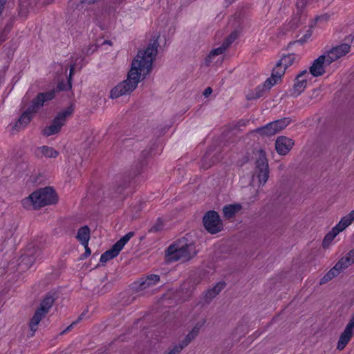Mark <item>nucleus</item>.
<instances>
[{
  "instance_id": "f704fd0d",
  "label": "nucleus",
  "mask_w": 354,
  "mask_h": 354,
  "mask_svg": "<svg viewBox=\"0 0 354 354\" xmlns=\"http://www.w3.org/2000/svg\"><path fill=\"white\" fill-rule=\"evenodd\" d=\"M5 3H6V0H0V15L2 13V10L4 7Z\"/></svg>"
},
{
  "instance_id": "9d476101",
  "label": "nucleus",
  "mask_w": 354,
  "mask_h": 354,
  "mask_svg": "<svg viewBox=\"0 0 354 354\" xmlns=\"http://www.w3.org/2000/svg\"><path fill=\"white\" fill-rule=\"evenodd\" d=\"M205 319L200 320L193 328L192 330L188 333L185 340L182 343H179L173 346L172 348L170 350L168 354H178L180 353L185 346H187L194 338L197 336L200 329L205 324Z\"/></svg>"
},
{
  "instance_id": "4be33fe9",
  "label": "nucleus",
  "mask_w": 354,
  "mask_h": 354,
  "mask_svg": "<svg viewBox=\"0 0 354 354\" xmlns=\"http://www.w3.org/2000/svg\"><path fill=\"white\" fill-rule=\"evenodd\" d=\"M160 281V277L157 274H150L145 278L141 279L140 282V288L143 290L156 285Z\"/></svg>"
},
{
  "instance_id": "9b49d317",
  "label": "nucleus",
  "mask_w": 354,
  "mask_h": 354,
  "mask_svg": "<svg viewBox=\"0 0 354 354\" xmlns=\"http://www.w3.org/2000/svg\"><path fill=\"white\" fill-rule=\"evenodd\" d=\"M354 334V313L352 314L351 317L349 320V322L346 326L344 331L341 333L340 337L339 338L337 349L339 351H342L347 344L351 339L353 335Z\"/></svg>"
},
{
  "instance_id": "473e14b6",
  "label": "nucleus",
  "mask_w": 354,
  "mask_h": 354,
  "mask_svg": "<svg viewBox=\"0 0 354 354\" xmlns=\"http://www.w3.org/2000/svg\"><path fill=\"white\" fill-rule=\"evenodd\" d=\"M97 0H80L81 4L91 5L97 2Z\"/></svg>"
},
{
  "instance_id": "20e7f679",
  "label": "nucleus",
  "mask_w": 354,
  "mask_h": 354,
  "mask_svg": "<svg viewBox=\"0 0 354 354\" xmlns=\"http://www.w3.org/2000/svg\"><path fill=\"white\" fill-rule=\"evenodd\" d=\"M196 254L194 245L187 239H181L171 245L166 251L168 261H186Z\"/></svg>"
},
{
  "instance_id": "5701e85b",
  "label": "nucleus",
  "mask_w": 354,
  "mask_h": 354,
  "mask_svg": "<svg viewBox=\"0 0 354 354\" xmlns=\"http://www.w3.org/2000/svg\"><path fill=\"white\" fill-rule=\"evenodd\" d=\"M82 61H83V58L82 57H80L76 59L74 64H72L71 66L70 74H69V77H68V82L67 84H64L63 83H59V84L57 86V88L59 91L66 90V89L71 88V79L73 75V73L77 68H78L79 65L82 62Z\"/></svg>"
},
{
  "instance_id": "6ab92c4d",
  "label": "nucleus",
  "mask_w": 354,
  "mask_h": 354,
  "mask_svg": "<svg viewBox=\"0 0 354 354\" xmlns=\"http://www.w3.org/2000/svg\"><path fill=\"white\" fill-rule=\"evenodd\" d=\"M344 268L338 261L336 264L320 279L319 285H323L333 279L335 277L337 276Z\"/></svg>"
},
{
  "instance_id": "7c9ffc66",
  "label": "nucleus",
  "mask_w": 354,
  "mask_h": 354,
  "mask_svg": "<svg viewBox=\"0 0 354 354\" xmlns=\"http://www.w3.org/2000/svg\"><path fill=\"white\" fill-rule=\"evenodd\" d=\"M266 90L265 89V88H263V85H260V86H258L254 91L250 93L249 94H248L247 95V98L248 100H254V99H257V98H259L261 97V96H263V93L266 91Z\"/></svg>"
},
{
  "instance_id": "ddd939ff",
  "label": "nucleus",
  "mask_w": 354,
  "mask_h": 354,
  "mask_svg": "<svg viewBox=\"0 0 354 354\" xmlns=\"http://www.w3.org/2000/svg\"><path fill=\"white\" fill-rule=\"evenodd\" d=\"M351 46L346 44H342L331 48L324 55L327 59L326 64H330L335 60L346 55L350 51Z\"/></svg>"
},
{
  "instance_id": "4468645a",
  "label": "nucleus",
  "mask_w": 354,
  "mask_h": 354,
  "mask_svg": "<svg viewBox=\"0 0 354 354\" xmlns=\"http://www.w3.org/2000/svg\"><path fill=\"white\" fill-rule=\"evenodd\" d=\"M326 61L327 59L324 55L316 59L310 68V75L318 77L323 75L325 73V67L330 65L326 64Z\"/></svg>"
},
{
  "instance_id": "f3484780",
  "label": "nucleus",
  "mask_w": 354,
  "mask_h": 354,
  "mask_svg": "<svg viewBox=\"0 0 354 354\" xmlns=\"http://www.w3.org/2000/svg\"><path fill=\"white\" fill-rule=\"evenodd\" d=\"M297 58L298 57L295 54L284 55L281 58L274 68H278L279 69L282 70L283 75L286 68L291 66Z\"/></svg>"
},
{
  "instance_id": "a878e982",
  "label": "nucleus",
  "mask_w": 354,
  "mask_h": 354,
  "mask_svg": "<svg viewBox=\"0 0 354 354\" xmlns=\"http://www.w3.org/2000/svg\"><path fill=\"white\" fill-rule=\"evenodd\" d=\"M354 221V210L351 211L348 214L342 217L339 222L335 226L339 232L345 230Z\"/></svg>"
},
{
  "instance_id": "b1692460",
  "label": "nucleus",
  "mask_w": 354,
  "mask_h": 354,
  "mask_svg": "<svg viewBox=\"0 0 354 354\" xmlns=\"http://www.w3.org/2000/svg\"><path fill=\"white\" fill-rule=\"evenodd\" d=\"M225 282H218L212 289L208 290L205 295V301L209 303L225 288Z\"/></svg>"
},
{
  "instance_id": "e433bc0d",
  "label": "nucleus",
  "mask_w": 354,
  "mask_h": 354,
  "mask_svg": "<svg viewBox=\"0 0 354 354\" xmlns=\"http://www.w3.org/2000/svg\"><path fill=\"white\" fill-rule=\"evenodd\" d=\"M75 324H76V322H73V324H71L70 326H68V327H67V328H66V329L62 332V333H66V332H67V331L70 330L73 328V325H75Z\"/></svg>"
},
{
  "instance_id": "f03ea898",
  "label": "nucleus",
  "mask_w": 354,
  "mask_h": 354,
  "mask_svg": "<svg viewBox=\"0 0 354 354\" xmlns=\"http://www.w3.org/2000/svg\"><path fill=\"white\" fill-rule=\"evenodd\" d=\"M55 91L52 90L48 92L39 93L32 101L31 104L21 114L15 124L11 126L12 133L25 128L31 121L33 115L37 113L44 106L46 102L50 101L55 97Z\"/></svg>"
},
{
  "instance_id": "4c0bfd02",
  "label": "nucleus",
  "mask_w": 354,
  "mask_h": 354,
  "mask_svg": "<svg viewBox=\"0 0 354 354\" xmlns=\"http://www.w3.org/2000/svg\"><path fill=\"white\" fill-rule=\"evenodd\" d=\"M319 92H320L319 89H316V90H314V91H313V93H316V94H318Z\"/></svg>"
},
{
  "instance_id": "c756f323",
  "label": "nucleus",
  "mask_w": 354,
  "mask_h": 354,
  "mask_svg": "<svg viewBox=\"0 0 354 354\" xmlns=\"http://www.w3.org/2000/svg\"><path fill=\"white\" fill-rule=\"evenodd\" d=\"M340 232H339V230H337V228H336L335 227H333L332 228V230L326 234V235L325 236L324 240H323V243H322V245L324 248H328L330 243H332V241H333V239L339 234Z\"/></svg>"
},
{
  "instance_id": "6e6552de",
  "label": "nucleus",
  "mask_w": 354,
  "mask_h": 354,
  "mask_svg": "<svg viewBox=\"0 0 354 354\" xmlns=\"http://www.w3.org/2000/svg\"><path fill=\"white\" fill-rule=\"evenodd\" d=\"M291 122L290 118H285L268 123L265 127L259 128L257 131L263 136H271L285 129Z\"/></svg>"
},
{
  "instance_id": "c85d7f7f",
  "label": "nucleus",
  "mask_w": 354,
  "mask_h": 354,
  "mask_svg": "<svg viewBox=\"0 0 354 354\" xmlns=\"http://www.w3.org/2000/svg\"><path fill=\"white\" fill-rule=\"evenodd\" d=\"M338 263L339 265L342 266V268L344 269L348 268L352 264L354 263V248L351 250L345 257H342L339 261Z\"/></svg>"
},
{
  "instance_id": "393cba45",
  "label": "nucleus",
  "mask_w": 354,
  "mask_h": 354,
  "mask_svg": "<svg viewBox=\"0 0 354 354\" xmlns=\"http://www.w3.org/2000/svg\"><path fill=\"white\" fill-rule=\"evenodd\" d=\"M77 239L82 245H88L90 239V229L87 225L83 226L78 230Z\"/></svg>"
},
{
  "instance_id": "a211bd4d",
  "label": "nucleus",
  "mask_w": 354,
  "mask_h": 354,
  "mask_svg": "<svg viewBox=\"0 0 354 354\" xmlns=\"http://www.w3.org/2000/svg\"><path fill=\"white\" fill-rule=\"evenodd\" d=\"M35 153L38 157L44 156L48 158H55L59 155V152L54 148L45 145L38 147Z\"/></svg>"
},
{
  "instance_id": "cd10ccee",
  "label": "nucleus",
  "mask_w": 354,
  "mask_h": 354,
  "mask_svg": "<svg viewBox=\"0 0 354 354\" xmlns=\"http://www.w3.org/2000/svg\"><path fill=\"white\" fill-rule=\"evenodd\" d=\"M54 301L55 299L53 296L50 295H46L41 300L38 308L42 310L43 312L48 313L50 309L52 308Z\"/></svg>"
},
{
  "instance_id": "dca6fc26",
  "label": "nucleus",
  "mask_w": 354,
  "mask_h": 354,
  "mask_svg": "<svg viewBox=\"0 0 354 354\" xmlns=\"http://www.w3.org/2000/svg\"><path fill=\"white\" fill-rule=\"evenodd\" d=\"M283 76V71L278 68H274L272 70V75L268 78L263 84V88L266 91L270 90L274 85H275Z\"/></svg>"
},
{
  "instance_id": "2f4dec72",
  "label": "nucleus",
  "mask_w": 354,
  "mask_h": 354,
  "mask_svg": "<svg viewBox=\"0 0 354 354\" xmlns=\"http://www.w3.org/2000/svg\"><path fill=\"white\" fill-rule=\"evenodd\" d=\"M237 33L236 32H232L226 39L221 44L223 46H225V50L231 45V44L236 39Z\"/></svg>"
},
{
  "instance_id": "f8f14e48",
  "label": "nucleus",
  "mask_w": 354,
  "mask_h": 354,
  "mask_svg": "<svg viewBox=\"0 0 354 354\" xmlns=\"http://www.w3.org/2000/svg\"><path fill=\"white\" fill-rule=\"evenodd\" d=\"M310 79L311 76L306 70L299 73L295 78L291 95L295 97L299 95L305 90Z\"/></svg>"
},
{
  "instance_id": "aec40b11",
  "label": "nucleus",
  "mask_w": 354,
  "mask_h": 354,
  "mask_svg": "<svg viewBox=\"0 0 354 354\" xmlns=\"http://www.w3.org/2000/svg\"><path fill=\"white\" fill-rule=\"evenodd\" d=\"M47 315L40 309L37 308L30 322V336H33L35 331L37 330V326L41 320Z\"/></svg>"
},
{
  "instance_id": "c9c22d12",
  "label": "nucleus",
  "mask_w": 354,
  "mask_h": 354,
  "mask_svg": "<svg viewBox=\"0 0 354 354\" xmlns=\"http://www.w3.org/2000/svg\"><path fill=\"white\" fill-rule=\"evenodd\" d=\"M84 248H85V253H86V256L90 255V254H91V250L89 249V248L88 247V245H84Z\"/></svg>"
},
{
  "instance_id": "58836bf2",
  "label": "nucleus",
  "mask_w": 354,
  "mask_h": 354,
  "mask_svg": "<svg viewBox=\"0 0 354 354\" xmlns=\"http://www.w3.org/2000/svg\"><path fill=\"white\" fill-rule=\"evenodd\" d=\"M203 167H204V168H205V169H207V167H205V165H203Z\"/></svg>"
},
{
  "instance_id": "423d86ee",
  "label": "nucleus",
  "mask_w": 354,
  "mask_h": 354,
  "mask_svg": "<svg viewBox=\"0 0 354 354\" xmlns=\"http://www.w3.org/2000/svg\"><path fill=\"white\" fill-rule=\"evenodd\" d=\"M269 177L268 163L266 156L260 153L259 157L256 161V167L252 176L251 183L255 185L257 181L259 185H264Z\"/></svg>"
},
{
  "instance_id": "2eb2a0df",
  "label": "nucleus",
  "mask_w": 354,
  "mask_h": 354,
  "mask_svg": "<svg viewBox=\"0 0 354 354\" xmlns=\"http://www.w3.org/2000/svg\"><path fill=\"white\" fill-rule=\"evenodd\" d=\"M294 142L292 140L286 137H279L275 142V148L277 153L280 155H286L292 149Z\"/></svg>"
},
{
  "instance_id": "0eeeda50",
  "label": "nucleus",
  "mask_w": 354,
  "mask_h": 354,
  "mask_svg": "<svg viewBox=\"0 0 354 354\" xmlns=\"http://www.w3.org/2000/svg\"><path fill=\"white\" fill-rule=\"evenodd\" d=\"M133 236V232H131L122 237L112 246L110 250L106 251L101 255L100 261L102 263H106L108 261L116 257Z\"/></svg>"
},
{
  "instance_id": "1a4fd4ad",
  "label": "nucleus",
  "mask_w": 354,
  "mask_h": 354,
  "mask_svg": "<svg viewBox=\"0 0 354 354\" xmlns=\"http://www.w3.org/2000/svg\"><path fill=\"white\" fill-rule=\"evenodd\" d=\"M205 229L211 234H216L223 229V224L219 215L215 211H209L203 216Z\"/></svg>"
},
{
  "instance_id": "bb28decb",
  "label": "nucleus",
  "mask_w": 354,
  "mask_h": 354,
  "mask_svg": "<svg viewBox=\"0 0 354 354\" xmlns=\"http://www.w3.org/2000/svg\"><path fill=\"white\" fill-rule=\"evenodd\" d=\"M241 208V205L239 203L225 205L223 209L224 216L227 218H230L239 212Z\"/></svg>"
},
{
  "instance_id": "39448f33",
  "label": "nucleus",
  "mask_w": 354,
  "mask_h": 354,
  "mask_svg": "<svg viewBox=\"0 0 354 354\" xmlns=\"http://www.w3.org/2000/svg\"><path fill=\"white\" fill-rule=\"evenodd\" d=\"M74 111V108L72 105H70L64 110L57 113L56 117L53 119L51 124L46 127L42 133L44 136L48 137L55 134H57L61 130V128L64 125L66 118L71 116Z\"/></svg>"
},
{
  "instance_id": "f257e3e1",
  "label": "nucleus",
  "mask_w": 354,
  "mask_h": 354,
  "mask_svg": "<svg viewBox=\"0 0 354 354\" xmlns=\"http://www.w3.org/2000/svg\"><path fill=\"white\" fill-rule=\"evenodd\" d=\"M158 37H154L145 50L138 51L136 57L132 61L127 79L111 91L110 97L111 98H118L122 95L129 94L135 90L140 80L144 79L150 73L153 62L158 53Z\"/></svg>"
},
{
  "instance_id": "72a5a7b5",
  "label": "nucleus",
  "mask_w": 354,
  "mask_h": 354,
  "mask_svg": "<svg viewBox=\"0 0 354 354\" xmlns=\"http://www.w3.org/2000/svg\"><path fill=\"white\" fill-rule=\"evenodd\" d=\"M212 93V88L210 87H207L205 89L204 92H203V95L205 97H208L209 95H210Z\"/></svg>"
},
{
  "instance_id": "412c9836",
  "label": "nucleus",
  "mask_w": 354,
  "mask_h": 354,
  "mask_svg": "<svg viewBox=\"0 0 354 354\" xmlns=\"http://www.w3.org/2000/svg\"><path fill=\"white\" fill-rule=\"evenodd\" d=\"M225 46L220 45L218 47L214 48L209 51L205 58L204 63L206 66H209L212 63L214 62L216 57L221 55L225 51Z\"/></svg>"
},
{
  "instance_id": "7ed1b4c3",
  "label": "nucleus",
  "mask_w": 354,
  "mask_h": 354,
  "mask_svg": "<svg viewBox=\"0 0 354 354\" xmlns=\"http://www.w3.org/2000/svg\"><path fill=\"white\" fill-rule=\"evenodd\" d=\"M57 196L52 187H46L32 193L28 197L21 201L23 207L26 209H39L46 205H50L57 202Z\"/></svg>"
}]
</instances>
